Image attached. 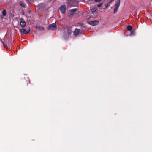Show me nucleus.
I'll use <instances>...</instances> for the list:
<instances>
[{"label": "nucleus", "instance_id": "f257e3e1", "mask_svg": "<svg viewBox=\"0 0 152 152\" xmlns=\"http://www.w3.org/2000/svg\"><path fill=\"white\" fill-rule=\"evenodd\" d=\"M71 33V29L67 27L63 28V38L65 40L68 39Z\"/></svg>", "mask_w": 152, "mask_h": 152}, {"label": "nucleus", "instance_id": "f03ea898", "mask_svg": "<svg viewBox=\"0 0 152 152\" xmlns=\"http://www.w3.org/2000/svg\"><path fill=\"white\" fill-rule=\"evenodd\" d=\"M67 1L68 7H74L76 4H77V2L76 0H67Z\"/></svg>", "mask_w": 152, "mask_h": 152}, {"label": "nucleus", "instance_id": "7ed1b4c3", "mask_svg": "<svg viewBox=\"0 0 152 152\" xmlns=\"http://www.w3.org/2000/svg\"><path fill=\"white\" fill-rule=\"evenodd\" d=\"M56 29L57 25L56 22L50 24L47 28L48 30H55Z\"/></svg>", "mask_w": 152, "mask_h": 152}, {"label": "nucleus", "instance_id": "20e7f679", "mask_svg": "<svg viewBox=\"0 0 152 152\" xmlns=\"http://www.w3.org/2000/svg\"><path fill=\"white\" fill-rule=\"evenodd\" d=\"M120 4V0H117L115 2L114 6V13L115 14L117 12Z\"/></svg>", "mask_w": 152, "mask_h": 152}, {"label": "nucleus", "instance_id": "39448f33", "mask_svg": "<svg viewBox=\"0 0 152 152\" xmlns=\"http://www.w3.org/2000/svg\"><path fill=\"white\" fill-rule=\"evenodd\" d=\"M20 31L21 33L26 34L29 33L30 31V28L29 27L28 30L25 28H21L20 30Z\"/></svg>", "mask_w": 152, "mask_h": 152}, {"label": "nucleus", "instance_id": "423d86ee", "mask_svg": "<svg viewBox=\"0 0 152 152\" xmlns=\"http://www.w3.org/2000/svg\"><path fill=\"white\" fill-rule=\"evenodd\" d=\"M82 31L80 29L76 28L74 32V35L75 37L77 36L79 34L81 33Z\"/></svg>", "mask_w": 152, "mask_h": 152}, {"label": "nucleus", "instance_id": "0eeeda50", "mask_svg": "<svg viewBox=\"0 0 152 152\" xmlns=\"http://www.w3.org/2000/svg\"><path fill=\"white\" fill-rule=\"evenodd\" d=\"M88 23L92 26H95L98 25L99 23V21L96 20H94L91 21H88Z\"/></svg>", "mask_w": 152, "mask_h": 152}, {"label": "nucleus", "instance_id": "6e6552de", "mask_svg": "<svg viewBox=\"0 0 152 152\" xmlns=\"http://www.w3.org/2000/svg\"><path fill=\"white\" fill-rule=\"evenodd\" d=\"M66 9V6L65 5L61 6L60 8V10L61 13L63 14L65 13Z\"/></svg>", "mask_w": 152, "mask_h": 152}, {"label": "nucleus", "instance_id": "1a4fd4ad", "mask_svg": "<svg viewBox=\"0 0 152 152\" xmlns=\"http://www.w3.org/2000/svg\"><path fill=\"white\" fill-rule=\"evenodd\" d=\"M20 26L22 28L25 27L26 26V23L24 19L22 18L20 19Z\"/></svg>", "mask_w": 152, "mask_h": 152}, {"label": "nucleus", "instance_id": "9d476101", "mask_svg": "<svg viewBox=\"0 0 152 152\" xmlns=\"http://www.w3.org/2000/svg\"><path fill=\"white\" fill-rule=\"evenodd\" d=\"M97 10V8L96 7H94V8H93L91 10V11L92 12V14L94 15H96V11Z\"/></svg>", "mask_w": 152, "mask_h": 152}, {"label": "nucleus", "instance_id": "9b49d317", "mask_svg": "<svg viewBox=\"0 0 152 152\" xmlns=\"http://www.w3.org/2000/svg\"><path fill=\"white\" fill-rule=\"evenodd\" d=\"M20 5L23 7L24 8L26 7V4L22 1H21L19 2Z\"/></svg>", "mask_w": 152, "mask_h": 152}, {"label": "nucleus", "instance_id": "f8f14e48", "mask_svg": "<svg viewBox=\"0 0 152 152\" xmlns=\"http://www.w3.org/2000/svg\"><path fill=\"white\" fill-rule=\"evenodd\" d=\"M36 28L39 30H43L44 29V28L42 26H38L36 27Z\"/></svg>", "mask_w": 152, "mask_h": 152}, {"label": "nucleus", "instance_id": "ddd939ff", "mask_svg": "<svg viewBox=\"0 0 152 152\" xmlns=\"http://www.w3.org/2000/svg\"><path fill=\"white\" fill-rule=\"evenodd\" d=\"M135 34V32L134 31L132 30L130 34V35L132 36V35H134Z\"/></svg>", "mask_w": 152, "mask_h": 152}, {"label": "nucleus", "instance_id": "4468645a", "mask_svg": "<svg viewBox=\"0 0 152 152\" xmlns=\"http://www.w3.org/2000/svg\"><path fill=\"white\" fill-rule=\"evenodd\" d=\"M132 27L131 25H129L127 27V29L129 31H131L132 30Z\"/></svg>", "mask_w": 152, "mask_h": 152}, {"label": "nucleus", "instance_id": "2eb2a0df", "mask_svg": "<svg viewBox=\"0 0 152 152\" xmlns=\"http://www.w3.org/2000/svg\"><path fill=\"white\" fill-rule=\"evenodd\" d=\"M2 15L4 16H5L6 15V11L5 10H4L2 11Z\"/></svg>", "mask_w": 152, "mask_h": 152}, {"label": "nucleus", "instance_id": "dca6fc26", "mask_svg": "<svg viewBox=\"0 0 152 152\" xmlns=\"http://www.w3.org/2000/svg\"><path fill=\"white\" fill-rule=\"evenodd\" d=\"M77 11V9H73L72 10H70V11L74 13V12H75Z\"/></svg>", "mask_w": 152, "mask_h": 152}, {"label": "nucleus", "instance_id": "f3484780", "mask_svg": "<svg viewBox=\"0 0 152 152\" xmlns=\"http://www.w3.org/2000/svg\"><path fill=\"white\" fill-rule=\"evenodd\" d=\"M109 4L108 3L104 5V7L105 8L107 7H108V5H109Z\"/></svg>", "mask_w": 152, "mask_h": 152}, {"label": "nucleus", "instance_id": "a211bd4d", "mask_svg": "<svg viewBox=\"0 0 152 152\" xmlns=\"http://www.w3.org/2000/svg\"><path fill=\"white\" fill-rule=\"evenodd\" d=\"M102 4H103V3H100V4H99L98 5V6H97L98 7H101V6L102 5Z\"/></svg>", "mask_w": 152, "mask_h": 152}, {"label": "nucleus", "instance_id": "6ab92c4d", "mask_svg": "<svg viewBox=\"0 0 152 152\" xmlns=\"http://www.w3.org/2000/svg\"><path fill=\"white\" fill-rule=\"evenodd\" d=\"M114 0H109V3L110 4V3L111 2L113 1H114Z\"/></svg>", "mask_w": 152, "mask_h": 152}, {"label": "nucleus", "instance_id": "aec40b11", "mask_svg": "<svg viewBox=\"0 0 152 152\" xmlns=\"http://www.w3.org/2000/svg\"><path fill=\"white\" fill-rule=\"evenodd\" d=\"M26 1L28 3L30 2V0H26Z\"/></svg>", "mask_w": 152, "mask_h": 152}, {"label": "nucleus", "instance_id": "412c9836", "mask_svg": "<svg viewBox=\"0 0 152 152\" xmlns=\"http://www.w3.org/2000/svg\"><path fill=\"white\" fill-rule=\"evenodd\" d=\"M3 45H4V47H5V45H4V42H3Z\"/></svg>", "mask_w": 152, "mask_h": 152}, {"label": "nucleus", "instance_id": "4be33fe9", "mask_svg": "<svg viewBox=\"0 0 152 152\" xmlns=\"http://www.w3.org/2000/svg\"><path fill=\"white\" fill-rule=\"evenodd\" d=\"M92 18V17H89V18Z\"/></svg>", "mask_w": 152, "mask_h": 152}, {"label": "nucleus", "instance_id": "5701e85b", "mask_svg": "<svg viewBox=\"0 0 152 152\" xmlns=\"http://www.w3.org/2000/svg\"><path fill=\"white\" fill-rule=\"evenodd\" d=\"M28 82L29 83H30V81L29 80L28 81Z\"/></svg>", "mask_w": 152, "mask_h": 152}]
</instances>
